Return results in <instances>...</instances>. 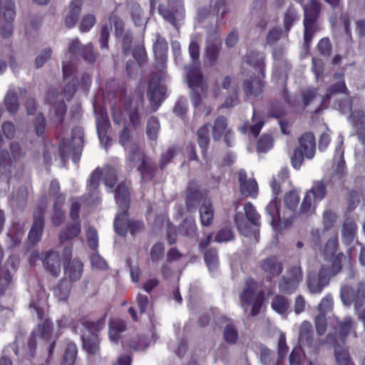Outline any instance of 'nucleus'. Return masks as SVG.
<instances>
[{"instance_id": "obj_26", "label": "nucleus", "mask_w": 365, "mask_h": 365, "mask_svg": "<svg viewBox=\"0 0 365 365\" xmlns=\"http://www.w3.org/2000/svg\"><path fill=\"white\" fill-rule=\"evenodd\" d=\"M299 150H302L307 158H314L316 151L315 138L312 133H306L299 139Z\"/></svg>"}, {"instance_id": "obj_49", "label": "nucleus", "mask_w": 365, "mask_h": 365, "mask_svg": "<svg viewBox=\"0 0 365 365\" xmlns=\"http://www.w3.org/2000/svg\"><path fill=\"white\" fill-rule=\"evenodd\" d=\"M78 353V349L76 344H69L67 346L62 365H74Z\"/></svg>"}, {"instance_id": "obj_29", "label": "nucleus", "mask_w": 365, "mask_h": 365, "mask_svg": "<svg viewBox=\"0 0 365 365\" xmlns=\"http://www.w3.org/2000/svg\"><path fill=\"white\" fill-rule=\"evenodd\" d=\"M348 262H349V259L343 253H339L334 257L331 265H322L321 269H326L327 274L331 279V277L341 272L343 265Z\"/></svg>"}, {"instance_id": "obj_41", "label": "nucleus", "mask_w": 365, "mask_h": 365, "mask_svg": "<svg viewBox=\"0 0 365 365\" xmlns=\"http://www.w3.org/2000/svg\"><path fill=\"white\" fill-rule=\"evenodd\" d=\"M289 351V346L286 341V335L283 332L279 333L278 342H277V365H282V361L285 358Z\"/></svg>"}, {"instance_id": "obj_31", "label": "nucleus", "mask_w": 365, "mask_h": 365, "mask_svg": "<svg viewBox=\"0 0 365 365\" xmlns=\"http://www.w3.org/2000/svg\"><path fill=\"white\" fill-rule=\"evenodd\" d=\"M126 328L124 321L113 319L109 323V339L112 343L118 344L123 333Z\"/></svg>"}, {"instance_id": "obj_63", "label": "nucleus", "mask_w": 365, "mask_h": 365, "mask_svg": "<svg viewBox=\"0 0 365 365\" xmlns=\"http://www.w3.org/2000/svg\"><path fill=\"white\" fill-rule=\"evenodd\" d=\"M104 183L106 187H112L116 181V171L111 168H107L103 172Z\"/></svg>"}, {"instance_id": "obj_1", "label": "nucleus", "mask_w": 365, "mask_h": 365, "mask_svg": "<svg viewBox=\"0 0 365 365\" xmlns=\"http://www.w3.org/2000/svg\"><path fill=\"white\" fill-rule=\"evenodd\" d=\"M115 197L118 205V214L113 223L115 232L120 235H125L128 230L133 235L140 231L143 227V223L140 221L130 220L126 214L130 205V195L128 186L125 183L118 185Z\"/></svg>"}, {"instance_id": "obj_46", "label": "nucleus", "mask_w": 365, "mask_h": 365, "mask_svg": "<svg viewBox=\"0 0 365 365\" xmlns=\"http://www.w3.org/2000/svg\"><path fill=\"white\" fill-rule=\"evenodd\" d=\"M354 329V322L351 317H346L339 324V335L340 339L342 342L344 341L346 336L349 334L351 331Z\"/></svg>"}, {"instance_id": "obj_58", "label": "nucleus", "mask_w": 365, "mask_h": 365, "mask_svg": "<svg viewBox=\"0 0 365 365\" xmlns=\"http://www.w3.org/2000/svg\"><path fill=\"white\" fill-rule=\"evenodd\" d=\"M96 22V17L93 14H88L84 15L79 24V30L81 32H88L95 25Z\"/></svg>"}, {"instance_id": "obj_22", "label": "nucleus", "mask_w": 365, "mask_h": 365, "mask_svg": "<svg viewBox=\"0 0 365 365\" xmlns=\"http://www.w3.org/2000/svg\"><path fill=\"white\" fill-rule=\"evenodd\" d=\"M327 341L335 344L334 357L338 365H354L348 349L336 344L337 341L332 334H328Z\"/></svg>"}, {"instance_id": "obj_8", "label": "nucleus", "mask_w": 365, "mask_h": 365, "mask_svg": "<svg viewBox=\"0 0 365 365\" xmlns=\"http://www.w3.org/2000/svg\"><path fill=\"white\" fill-rule=\"evenodd\" d=\"M128 160L133 163V166L136 165L138 163H140L138 170L143 179L150 178L155 174L156 170L155 162L151 158L145 156L138 145L132 146Z\"/></svg>"}, {"instance_id": "obj_23", "label": "nucleus", "mask_w": 365, "mask_h": 365, "mask_svg": "<svg viewBox=\"0 0 365 365\" xmlns=\"http://www.w3.org/2000/svg\"><path fill=\"white\" fill-rule=\"evenodd\" d=\"M244 63L253 67V68L257 72L261 73L262 77H264V55L262 53L250 51L244 57Z\"/></svg>"}, {"instance_id": "obj_12", "label": "nucleus", "mask_w": 365, "mask_h": 365, "mask_svg": "<svg viewBox=\"0 0 365 365\" xmlns=\"http://www.w3.org/2000/svg\"><path fill=\"white\" fill-rule=\"evenodd\" d=\"M158 11L164 19L177 27L176 21L182 19L184 15L182 0H169L168 5H160Z\"/></svg>"}, {"instance_id": "obj_45", "label": "nucleus", "mask_w": 365, "mask_h": 365, "mask_svg": "<svg viewBox=\"0 0 365 365\" xmlns=\"http://www.w3.org/2000/svg\"><path fill=\"white\" fill-rule=\"evenodd\" d=\"M220 44H211L207 47L205 56L210 66L216 64L220 56Z\"/></svg>"}, {"instance_id": "obj_37", "label": "nucleus", "mask_w": 365, "mask_h": 365, "mask_svg": "<svg viewBox=\"0 0 365 365\" xmlns=\"http://www.w3.org/2000/svg\"><path fill=\"white\" fill-rule=\"evenodd\" d=\"M227 120L224 116L216 118L212 126V138L215 140H219L227 130Z\"/></svg>"}, {"instance_id": "obj_3", "label": "nucleus", "mask_w": 365, "mask_h": 365, "mask_svg": "<svg viewBox=\"0 0 365 365\" xmlns=\"http://www.w3.org/2000/svg\"><path fill=\"white\" fill-rule=\"evenodd\" d=\"M104 319L96 322L83 319L74 327L75 330L80 329L83 349L90 354H96L99 350V339L98 333L104 327Z\"/></svg>"}, {"instance_id": "obj_15", "label": "nucleus", "mask_w": 365, "mask_h": 365, "mask_svg": "<svg viewBox=\"0 0 365 365\" xmlns=\"http://www.w3.org/2000/svg\"><path fill=\"white\" fill-rule=\"evenodd\" d=\"M10 151L11 157L9 156L6 150L0 151V172L4 173L6 168L11 166L12 163L21 158L24 153L21 150L20 145L17 143L10 144Z\"/></svg>"}, {"instance_id": "obj_52", "label": "nucleus", "mask_w": 365, "mask_h": 365, "mask_svg": "<svg viewBox=\"0 0 365 365\" xmlns=\"http://www.w3.org/2000/svg\"><path fill=\"white\" fill-rule=\"evenodd\" d=\"M196 226L195 220L192 217L185 219L180 225V232L184 235L192 237L195 235Z\"/></svg>"}, {"instance_id": "obj_36", "label": "nucleus", "mask_w": 365, "mask_h": 365, "mask_svg": "<svg viewBox=\"0 0 365 365\" xmlns=\"http://www.w3.org/2000/svg\"><path fill=\"white\" fill-rule=\"evenodd\" d=\"M108 127V121L106 116L101 115L96 120V129L101 143L106 148L110 143L109 138L106 135V128Z\"/></svg>"}, {"instance_id": "obj_28", "label": "nucleus", "mask_w": 365, "mask_h": 365, "mask_svg": "<svg viewBox=\"0 0 365 365\" xmlns=\"http://www.w3.org/2000/svg\"><path fill=\"white\" fill-rule=\"evenodd\" d=\"M83 145V130L81 128H76L72 131L71 149L73 151V160L77 163Z\"/></svg>"}, {"instance_id": "obj_11", "label": "nucleus", "mask_w": 365, "mask_h": 365, "mask_svg": "<svg viewBox=\"0 0 365 365\" xmlns=\"http://www.w3.org/2000/svg\"><path fill=\"white\" fill-rule=\"evenodd\" d=\"M340 298L344 305L349 307L353 303L354 308L363 305L365 301V284L359 283L354 289L349 285H342L340 289Z\"/></svg>"}, {"instance_id": "obj_16", "label": "nucleus", "mask_w": 365, "mask_h": 365, "mask_svg": "<svg viewBox=\"0 0 365 365\" xmlns=\"http://www.w3.org/2000/svg\"><path fill=\"white\" fill-rule=\"evenodd\" d=\"M325 269H319L317 274L309 275L307 279V286L312 294H319L322 292L324 287L329 284V277L327 274Z\"/></svg>"}, {"instance_id": "obj_38", "label": "nucleus", "mask_w": 365, "mask_h": 365, "mask_svg": "<svg viewBox=\"0 0 365 365\" xmlns=\"http://www.w3.org/2000/svg\"><path fill=\"white\" fill-rule=\"evenodd\" d=\"M356 233V225L350 220H346L342 227V240L344 243L349 245L352 242Z\"/></svg>"}, {"instance_id": "obj_19", "label": "nucleus", "mask_w": 365, "mask_h": 365, "mask_svg": "<svg viewBox=\"0 0 365 365\" xmlns=\"http://www.w3.org/2000/svg\"><path fill=\"white\" fill-rule=\"evenodd\" d=\"M68 51L71 55L79 54L88 62L92 63L96 60V55L93 51L91 44L81 46L78 38L71 39L68 44Z\"/></svg>"}, {"instance_id": "obj_53", "label": "nucleus", "mask_w": 365, "mask_h": 365, "mask_svg": "<svg viewBox=\"0 0 365 365\" xmlns=\"http://www.w3.org/2000/svg\"><path fill=\"white\" fill-rule=\"evenodd\" d=\"M334 306L333 297L331 294H327L324 297L318 304L319 314H327L332 311Z\"/></svg>"}, {"instance_id": "obj_64", "label": "nucleus", "mask_w": 365, "mask_h": 365, "mask_svg": "<svg viewBox=\"0 0 365 365\" xmlns=\"http://www.w3.org/2000/svg\"><path fill=\"white\" fill-rule=\"evenodd\" d=\"M24 236V230L22 227H16L13 226L11 229H10L8 233V237L10 238L11 241V246H15L20 242L22 237Z\"/></svg>"}, {"instance_id": "obj_55", "label": "nucleus", "mask_w": 365, "mask_h": 365, "mask_svg": "<svg viewBox=\"0 0 365 365\" xmlns=\"http://www.w3.org/2000/svg\"><path fill=\"white\" fill-rule=\"evenodd\" d=\"M70 294V284L67 282H61L54 289V295L58 300L65 301Z\"/></svg>"}, {"instance_id": "obj_48", "label": "nucleus", "mask_w": 365, "mask_h": 365, "mask_svg": "<svg viewBox=\"0 0 365 365\" xmlns=\"http://www.w3.org/2000/svg\"><path fill=\"white\" fill-rule=\"evenodd\" d=\"M28 193L26 187H21L11 198V203L12 205L18 207H24L26 204Z\"/></svg>"}, {"instance_id": "obj_47", "label": "nucleus", "mask_w": 365, "mask_h": 365, "mask_svg": "<svg viewBox=\"0 0 365 365\" xmlns=\"http://www.w3.org/2000/svg\"><path fill=\"white\" fill-rule=\"evenodd\" d=\"M5 106L11 114H14L19 109V102L16 93L9 91L4 98Z\"/></svg>"}, {"instance_id": "obj_2", "label": "nucleus", "mask_w": 365, "mask_h": 365, "mask_svg": "<svg viewBox=\"0 0 365 365\" xmlns=\"http://www.w3.org/2000/svg\"><path fill=\"white\" fill-rule=\"evenodd\" d=\"M30 309L31 314L36 316L40 320L28 340V347L31 355L33 356L36 346V336L49 339L52 333V323L47 317L48 309L44 302H33L31 304Z\"/></svg>"}, {"instance_id": "obj_51", "label": "nucleus", "mask_w": 365, "mask_h": 365, "mask_svg": "<svg viewBox=\"0 0 365 365\" xmlns=\"http://www.w3.org/2000/svg\"><path fill=\"white\" fill-rule=\"evenodd\" d=\"M244 211L247 220L255 225H258L260 222V216L257 212L253 205L251 202H247L244 206Z\"/></svg>"}, {"instance_id": "obj_32", "label": "nucleus", "mask_w": 365, "mask_h": 365, "mask_svg": "<svg viewBox=\"0 0 365 365\" xmlns=\"http://www.w3.org/2000/svg\"><path fill=\"white\" fill-rule=\"evenodd\" d=\"M261 267L271 277H276L282 271L281 262L274 257H271L264 259L261 264Z\"/></svg>"}, {"instance_id": "obj_42", "label": "nucleus", "mask_w": 365, "mask_h": 365, "mask_svg": "<svg viewBox=\"0 0 365 365\" xmlns=\"http://www.w3.org/2000/svg\"><path fill=\"white\" fill-rule=\"evenodd\" d=\"M197 141L202 153L206 150L207 146L210 142V125L205 124L197 130Z\"/></svg>"}, {"instance_id": "obj_59", "label": "nucleus", "mask_w": 365, "mask_h": 365, "mask_svg": "<svg viewBox=\"0 0 365 365\" xmlns=\"http://www.w3.org/2000/svg\"><path fill=\"white\" fill-rule=\"evenodd\" d=\"M351 118L354 125L359 130H365V115L361 110H351Z\"/></svg>"}, {"instance_id": "obj_4", "label": "nucleus", "mask_w": 365, "mask_h": 365, "mask_svg": "<svg viewBox=\"0 0 365 365\" xmlns=\"http://www.w3.org/2000/svg\"><path fill=\"white\" fill-rule=\"evenodd\" d=\"M240 299L245 312H247L248 307H251L250 314L255 317L259 314L261 309L264 300V293L259 288L256 281L247 279L240 294Z\"/></svg>"}, {"instance_id": "obj_14", "label": "nucleus", "mask_w": 365, "mask_h": 365, "mask_svg": "<svg viewBox=\"0 0 365 365\" xmlns=\"http://www.w3.org/2000/svg\"><path fill=\"white\" fill-rule=\"evenodd\" d=\"M165 87L160 83V76L158 74H153L149 81L148 97L152 104L159 106L163 99Z\"/></svg>"}, {"instance_id": "obj_10", "label": "nucleus", "mask_w": 365, "mask_h": 365, "mask_svg": "<svg viewBox=\"0 0 365 365\" xmlns=\"http://www.w3.org/2000/svg\"><path fill=\"white\" fill-rule=\"evenodd\" d=\"M298 343L301 348L312 353L317 352L324 344L321 339H314L312 325L308 321H304L299 325Z\"/></svg>"}, {"instance_id": "obj_27", "label": "nucleus", "mask_w": 365, "mask_h": 365, "mask_svg": "<svg viewBox=\"0 0 365 365\" xmlns=\"http://www.w3.org/2000/svg\"><path fill=\"white\" fill-rule=\"evenodd\" d=\"M83 4L82 0H72L68 6V11L65 17V24L68 28L73 27L78 20Z\"/></svg>"}, {"instance_id": "obj_39", "label": "nucleus", "mask_w": 365, "mask_h": 365, "mask_svg": "<svg viewBox=\"0 0 365 365\" xmlns=\"http://www.w3.org/2000/svg\"><path fill=\"white\" fill-rule=\"evenodd\" d=\"M202 197V194L197 189H193L192 186L190 185L187 189L186 198L187 209L189 211H193L195 210Z\"/></svg>"}, {"instance_id": "obj_7", "label": "nucleus", "mask_w": 365, "mask_h": 365, "mask_svg": "<svg viewBox=\"0 0 365 365\" xmlns=\"http://www.w3.org/2000/svg\"><path fill=\"white\" fill-rule=\"evenodd\" d=\"M288 178V172L286 170H282L277 176L274 177L271 182V187L272 190L274 198L269 202L266 207V212L270 216V223L274 226V223L281 222L282 217L281 216L278 202L277 200V195L280 192V184Z\"/></svg>"}, {"instance_id": "obj_34", "label": "nucleus", "mask_w": 365, "mask_h": 365, "mask_svg": "<svg viewBox=\"0 0 365 365\" xmlns=\"http://www.w3.org/2000/svg\"><path fill=\"white\" fill-rule=\"evenodd\" d=\"M201 223L203 226L210 225L213 220L214 211L210 200H205L200 207Z\"/></svg>"}, {"instance_id": "obj_21", "label": "nucleus", "mask_w": 365, "mask_h": 365, "mask_svg": "<svg viewBox=\"0 0 365 365\" xmlns=\"http://www.w3.org/2000/svg\"><path fill=\"white\" fill-rule=\"evenodd\" d=\"M41 259L43 261L46 269L52 275L58 276L61 272V262L58 255L53 250L42 254Z\"/></svg>"}, {"instance_id": "obj_20", "label": "nucleus", "mask_w": 365, "mask_h": 365, "mask_svg": "<svg viewBox=\"0 0 365 365\" xmlns=\"http://www.w3.org/2000/svg\"><path fill=\"white\" fill-rule=\"evenodd\" d=\"M75 72V68L73 63H66L64 61L63 63V73L64 77V81L66 83V86L64 88V96L67 99L71 98L76 90V80L72 78L73 75Z\"/></svg>"}, {"instance_id": "obj_33", "label": "nucleus", "mask_w": 365, "mask_h": 365, "mask_svg": "<svg viewBox=\"0 0 365 365\" xmlns=\"http://www.w3.org/2000/svg\"><path fill=\"white\" fill-rule=\"evenodd\" d=\"M83 269L82 262L74 259L65 266V272L72 281H78L81 277Z\"/></svg>"}, {"instance_id": "obj_40", "label": "nucleus", "mask_w": 365, "mask_h": 365, "mask_svg": "<svg viewBox=\"0 0 365 365\" xmlns=\"http://www.w3.org/2000/svg\"><path fill=\"white\" fill-rule=\"evenodd\" d=\"M160 129V124L159 120L155 117L151 116L148 118L146 125V134L150 140H156Z\"/></svg>"}, {"instance_id": "obj_56", "label": "nucleus", "mask_w": 365, "mask_h": 365, "mask_svg": "<svg viewBox=\"0 0 365 365\" xmlns=\"http://www.w3.org/2000/svg\"><path fill=\"white\" fill-rule=\"evenodd\" d=\"M63 198L58 197L53 206V215L52 217V222L55 226H58L64 219V213L59 206L60 202L63 201Z\"/></svg>"}, {"instance_id": "obj_60", "label": "nucleus", "mask_w": 365, "mask_h": 365, "mask_svg": "<svg viewBox=\"0 0 365 365\" xmlns=\"http://www.w3.org/2000/svg\"><path fill=\"white\" fill-rule=\"evenodd\" d=\"M101 173L99 169H96L91 175L88 181L89 191L92 192L93 197H97V189L99 185V180Z\"/></svg>"}, {"instance_id": "obj_24", "label": "nucleus", "mask_w": 365, "mask_h": 365, "mask_svg": "<svg viewBox=\"0 0 365 365\" xmlns=\"http://www.w3.org/2000/svg\"><path fill=\"white\" fill-rule=\"evenodd\" d=\"M44 225V219L42 211L35 212L34 222L29 233V242L34 245L40 241Z\"/></svg>"}, {"instance_id": "obj_57", "label": "nucleus", "mask_w": 365, "mask_h": 365, "mask_svg": "<svg viewBox=\"0 0 365 365\" xmlns=\"http://www.w3.org/2000/svg\"><path fill=\"white\" fill-rule=\"evenodd\" d=\"M205 260L210 270L214 271L218 265L217 252L216 250L211 249L205 253Z\"/></svg>"}, {"instance_id": "obj_35", "label": "nucleus", "mask_w": 365, "mask_h": 365, "mask_svg": "<svg viewBox=\"0 0 365 365\" xmlns=\"http://www.w3.org/2000/svg\"><path fill=\"white\" fill-rule=\"evenodd\" d=\"M81 232L79 222L66 226L60 233L59 240L61 243H64L76 237Z\"/></svg>"}, {"instance_id": "obj_18", "label": "nucleus", "mask_w": 365, "mask_h": 365, "mask_svg": "<svg viewBox=\"0 0 365 365\" xmlns=\"http://www.w3.org/2000/svg\"><path fill=\"white\" fill-rule=\"evenodd\" d=\"M156 41L153 45V52L155 56L157 68L162 71L165 68L168 43L166 40L158 34L156 35Z\"/></svg>"}, {"instance_id": "obj_43", "label": "nucleus", "mask_w": 365, "mask_h": 365, "mask_svg": "<svg viewBox=\"0 0 365 365\" xmlns=\"http://www.w3.org/2000/svg\"><path fill=\"white\" fill-rule=\"evenodd\" d=\"M223 337L225 341L230 344H235L238 340V331L235 325L230 321L224 328Z\"/></svg>"}, {"instance_id": "obj_25", "label": "nucleus", "mask_w": 365, "mask_h": 365, "mask_svg": "<svg viewBox=\"0 0 365 365\" xmlns=\"http://www.w3.org/2000/svg\"><path fill=\"white\" fill-rule=\"evenodd\" d=\"M261 73L255 78L246 80L244 82L243 90L247 96H258L262 93L264 88V82Z\"/></svg>"}, {"instance_id": "obj_9", "label": "nucleus", "mask_w": 365, "mask_h": 365, "mask_svg": "<svg viewBox=\"0 0 365 365\" xmlns=\"http://www.w3.org/2000/svg\"><path fill=\"white\" fill-rule=\"evenodd\" d=\"M326 195V187L323 182H315L312 187L304 195L300 207L299 212L302 215H310L314 212L317 204Z\"/></svg>"}, {"instance_id": "obj_62", "label": "nucleus", "mask_w": 365, "mask_h": 365, "mask_svg": "<svg viewBox=\"0 0 365 365\" xmlns=\"http://www.w3.org/2000/svg\"><path fill=\"white\" fill-rule=\"evenodd\" d=\"M234 239V233L230 228L221 229L217 233L215 241L218 243L227 242Z\"/></svg>"}, {"instance_id": "obj_50", "label": "nucleus", "mask_w": 365, "mask_h": 365, "mask_svg": "<svg viewBox=\"0 0 365 365\" xmlns=\"http://www.w3.org/2000/svg\"><path fill=\"white\" fill-rule=\"evenodd\" d=\"M272 308L280 314H284L288 309V302L284 297L277 295L272 302Z\"/></svg>"}, {"instance_id": "obj_61", "label": "nucleus", "mask_w": 365, "mask_h": 365, "mask_svg": "<svg viewBox=\"0 0 365 365\" xmlns=\"http://www.w3.org/2000/svg\"><path fill=\"white\" fill-rule=\"evenodd\" d=\"M129 115V124L133 129H138L141 126V120L137 108L130 110L128 106H126Z\"/></svg>"}, {"instance_id": "obj_54", "label": "nucleus", "mask_w": 365, "mask_h": 365, "mask_svg": "<svg viewBox=\"0 0 365 365\" xmlns=\"http://www.w3.org/2000/svg\"><path fill=\"white\" fill-rule=\"evenodd\" d=\"M119 142L123 147L128 150V155L130 154V150L132 146L136 145L135 143H133L132 136L127 127H124L123 129L120 131L119 135Z\"/></svg>"}, {"instance_id": "obj_5", "label": "nucleus", "mask_w": 365, "mask_h": 365, "mask_svg": "<svg viewBox=\"0 0 365 365\" xmlns=\"http://www.w3.org/2000/svg\"><path fill=\"white\" fill-rule=\"evenodd\" d=\"M189 53L192 60V66L187 71V79L190 87L200 88L203 92H207L208 86L199 68L200 47L197 42L192 41L189 46Z\"/></svg>"}, {"instance_id": "obj_44", "label": "nucleus", "mask_w": 365, "mask_h": 365, "mask_svg": "<svg viewBox=\"0 0 365 365\" xmlns=\"http://www.w3.org/2000/svg\"><path fill=\"white\" fill-rule=\"evenodd\" d=\"M299 19L297 10L294 6H289L284 14V26L287 31H289L293 24Z\"/></svg>"}, {"instance_id": "obj_6", "label": "nucleus", "mask_w": 365, "mask_h": 365, "mask_svg": "<svg viewBox=\"0 0 365 365\" xmlns=\"http://www.w3.org/2000/svg\"><path fill=\"white\" fill-rule=\"evenodd\" d=\"M304 46L308 49L312 37L317 31L316 21L320 12V5L315 1H311L304 7Z\"/></svg>"}, {"instance_id": "obj_30", "label": "nucleus", "mask_w": 365, "mask_h": 365, "mask_svg": "<svg viewBox=\"0 0 365 365\" xmlns=\"http://www.w3.org/2000/svg\"><path fill=\"white\" fill-rule=\"evenodd\" d=\"M14 3L10 0L6 1L5 9L4 11V16L8 21L5 27L1 31V35L4 38H8L12 33V26L11 21L14 19L15 16Z\"/></svg>"}, {"instance_id": "obj_17", "label": "nucleus", "mask_w": 365, "mask_h": 365, "mask_svg": "<svg viewBox=\"0 0 365 365\" xmlns=\"http://www.w3.org/2000/svg\"><path fill=\"white\" fill-rule=\"evenodd\" d=\"M238 180L241 193L245 196L255 197L258 193V185L253 178H247V173L240 170L238 173Z\"/></svg>"}, {"instance_id": "obj_13", "label": "nucleus", "mask_w": 365, "mask_h": 365, "mask_svg": "<svg viewBox=\"0 0 365 365\" xmlns=\"http://www.w3.org/2000/svg\"><path fill=\"white\" fill-rule=\"evenodd\" d=\"M289 275L288 277L284 276L279 283L280 292L285 294L294 292L302 279L301 269L297 266L289 269Z\"/></svg>"}]
</instances>
